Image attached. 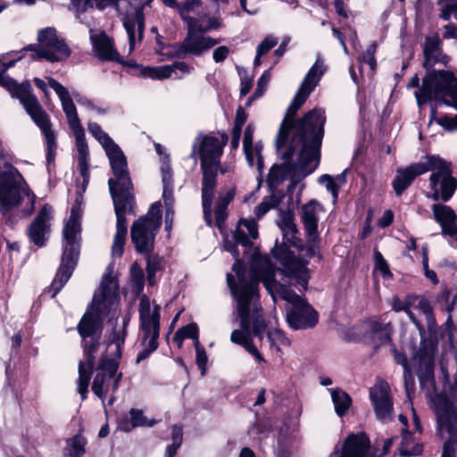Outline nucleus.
Masks as SVG:
<instances>
[{
  "instance_id": "nucleus-62",
  "label": "nucleus",
  "mask_w": 457,
  "mask_h": 457,
  "mask_svg": "<svg viewBox=\"0 0 457 457\" xmlns=\"http://www.w3.org/2000/svg\"><path fill=\"white\" fill-rule=\"evenodd\" d=\"M394 220V213L391 210H386L378 220V224L381 228L388 227Z\"/></svg>"
},
{
  "instance_id": "nucleus-1",
  "label": "nucleus",
  "mask_w": 457,
  "mask_h": 457,
  "mask_svg": "<svg viewBox=\"0 0 457 457\" xmlns=\"http://www.w3.org/2000/svg\"><path fill=\"white\" fill-rule=\"evenodd\" d=\"M325 71L326 66L319 55L287 109L276 138L277 151L285 162L270 168L267 179L270 187H277L290 178L291 189L299 178L308 176L319 165L326 120L324 112L314 109L297 120L295 116Z\"/></svg>"
},
{
  "instance_id": "nucleus-38",
  "label": "nucleus",
  "mask_w": 457,
  "mask_h": 457,
  "mask_svg": "<svg viewBox=\"0 0 457 457\" xmlns=\"http://www.w3.org/2000/svg\"><path fill=\"white\" fill-rule=\"evenodd\" d=\"M259 295L257 296V298ZM256 296L254 297L253 304V314L251 317V327H252V335L258 337L261 341L264 337V333L266 330V323L262 317V308L255 302Z\"/></svg>"
},
{
  "instance_id": "nucleus-3",
  "label": "nucleus",
  "mask_w": 457,
  "mask_h": 457,
  "mask_svg": "<svg viewBox=\"0 0 457 457\" xmlns=\"http://www.w3.org/2000/svg\"><path fill=\"white\" fill-rule=\"evenodd\" d=\"M232 237L233 241L225 240L224 247L235 258L232 269L237 277L238 284L235 282L231 274H227V282L237 301L241 329H235L231 333L230 340L246 350L248 345L253 344L251 333V303L255 296H258L259 287L258 280L252 278L251 273L249 280L245 277V266L240 259L239 246L243 248L242 253L247 259V251L250 252L253 246L252 240L258 237L256 221L253 219L240 220Z\"/></svg>"
},
{
  "instance_id": "nucleus-53",
  "label": "nucleus",
  "mask_w": 457,
  "mask_h": 457,
  "mask_svg": "<svg viewBox=\"0 0 457 457\" xmlns=\"http://www.w3.org/2000/svg\"><path fill=\"white\" fill-rule=\"evenodd\" d=\"M403 380L407 397L411 400V394H413L415 390V380L411 368L403 370Z\"/></svg>"
},
{
  "instance_id": "nucleus-39",
  "label": "nucleus",
  "mask_w": 457,
  "mask_h": 457,
  "mask_svg": "<svg viewBox=\"0 0 457 457\" xmlns=\"http://www.w3.org/2000/svg\"><path fill=\"white\" fill-rule=\"evenodd\" d=\"M423 451L422 445L415 441L413 436L408 431L403 432V439L399 447L401 456H416L420 455Z\"/></svg>"
},
{
  "instance_id": "nucleus-27",
  "label": "nucleus",
  "mask_w": 457,
  "mask_h": 457,
  "mask_svg": "<svg viewBox=\"0 0 457 457\" xmlns=\"http://www.w3.org/2000/svg\"><path fill=\"white\" fill-rule=\"evenodd\" d=\"M435 220L440 224L444 234L457 235L456 214L448 205L436 204L432 206Z\"/></svg>"
},
{
  "instance_id": "nucleus-2",
  "label": "nucleus",
  "mask_w": 457,
  "mask_h": 457,
  "mask_svg": "<svg viewBox=\"0 0 457 457\" xmlns=\"http://www.w3.org/2000/svg\"><path fill=\"white\" fill-rule=\"evenodd\" d=\"M275 258L282 268L275 267L267 255H260L253 245L247 251V259H251L250 273L252 278L262 282L274 303L278 298L287 302V321L295 330L307 329L318 323L317 312L298 295L291 287L300 286L307 289L310 278L307 262L296 258L291 252L280 249L274 253Z\"/></svg>"
},
{
  "instance_id": "nucleus-10",
  "label": "nucleus",
  "mask_w": 457,
  "mask_h": 457,
  "mask_svg": "<svg viewBox=\"0 0 457 457\" xmlns=\"http://www.w3.org/2000/svg\"><path fill=\"white\" fill-rule=\"evenodd\" d=\"M36 195L29 188L24 177L12 164V156L4 154L0 158V212H5L10 206L29 205L24 215H30L34 210Z\"/></svg>"
},
{
  "instance_id": "nucleus-59",
  "label": "nucleus",
  "mask_w": 457,
  "mask_h": 457,
  "mask_svg": "<svg viewBox=\"0 0 457 457\" xmlns=\"http://www.w3.org/2000/svg\"><path fill=\"white\" fill-rule=\"evenodd\" d=\"M392 353L395 362L402 365L403 370L410 368L406 355L399 353L394 345H392Z\"/></svg>"
},
{
  "instance_id": "nucleus-55",
  "label": "nucleus",
  "mask_w": 457,
  "mask_h": 457,
  "mask_svg": "<svg viewBox=\"0 0 457 457\" xmlns=\"http://www.w3.org/2000/svg\"><path fill=\"white\" fill-rule=\"evenodd\" d=\"M452 15L457 19V0H448L441 12L440 17L445 21H448Z\"/></svg>"
},
{
  "instance_id": "nucleus-9",
  "label": "nucleus",
  "mask_w": 457,
  "mask_h": 457,
  "mask_svg": "<svg viewBox=\"0 0 457 457\" xmlns=\"http://www.w3.org/2000/svg\"><path fill=\"white\" fill-rule=\"evenodd\" d=\"M36 195L29 188L24 177L12 164V156L4 154L0 158V212H5L10 206L29 205L24 215H30L34 210Z\"/></svg>"
},
{
  "instance_id": "nucleus-60",
  "label": "nucleus",
  "mask_w": 457,
  "mask_h": 457,
  "mask_svg": "<svg viewBox=\"0 0 457 457\" xmlns=\"http://www.w3.org/2000/svg\"><path fill=\"white\" fill-rule=\"evenodd\" d=\"M73 96L79 105H82L91 111L92 109H96V105L94 104V103L91 100H89L87 96L77 92L73 93Z\"/></svg>"
},
{
  "instance_id": "nucleus-12",
  "label": "nucleus",
  "mask_w": 457,
  "mask_h": 457,
  "mask_svg": "<svg viewBox=\"0 0 457 457\" xmlns=\"http://www.w3.org/2000/svg\"><path fill=\"white\" fill-rule=\"evenodd\" d=\"M139 339L143 349L137 357V363L145 360L150 354L155 352L159 346L158 338L160 336V307L152 304L146 295L139 299Z\"/></svg>"
},
{
  "instance_id": "nucleus-47",
  "label": "nucleus",
  "mask_w": 457,
  "mask_h": 457,
  "mask_svg": "<svg viewBox=\"0 0 457 457\" xmlns=\"http://www.w3.org/2000/svg\"><path fill=\"white\" fill-rule=\"evenodd\" d=\"M130 420L134 427H153L156 421L150 420L144 416L143 411L137 409H131L129 411Z\"/></svg>"
},
{
  "instance_id": "nucleus-21",
  "label": "nucleus",
  "mask_w": 457,
  "mask_h": 457,
  "mask_svg": "<svg viewBox=\"0 0 457 457\" xmlns=\"http://www.w3.org/2000/svg\"><path fill=\"white\" fill-rule=\"evenodd\" d=\"M329 457H377L370 453V439L364 433L349 435L343 445L342 453L336 449Z\"/></svg>"
},
{
  "instance_id": "nucleus-41",
  "label": "nucleus",
  "mask_w": 457,
  "mask_h": 457,
  "mask_svg": "<svg viewBox=\"0 0 457 457\" xmlns=\"http://www.w3.org/2000/svg\"><path fill=\"white\" fill-rule=\"evenodd\" d=\"M201 6V0H183L182 2L179 3L175 8L178 10L185 24H187L188 19H195L190 14L195 13Z\"/></svg>"
},
{
  "instance_id": "nucleus-56",
  "label": "nucleus",
  "mask_w": 457,
  "mask_h": 457,
  "mask_svg": "<svg viewBox=\"0 0 457 457\" xmlns=\"http://www.w3.org/2000/svg\"><path fill=\"white\" fill-rule=\"evenodd\" d=\"M415 299H417L416 296H409L406 301H402L400 300L398 297H395L393 299V302H392V309L395 311V312H401V311H403L405 309H407V307L409 305H411L412 303L415 301Z\"/></svg>"
},
{
  "instance_id": "nucleus-57",
  "label": "nucleus",
  "mask_w": 457,
  "mask_h": 457,
  "mask_svg": "<svg viewBox=\"0 0 457 457\" xmlns=\"http://www.w3.org/2000/svg\"><path fill=\"white\" fill-rule=\"evenodd\" d=\"M276 205V200L273 198L264 200L255 209V214L258 218L265 215L272 207Z\"/></svg>"
},
{
  "instance_id": "nucleus-48",
  "label": "nucleus",
  "mask_w": 457,
  "mask_h": 457,
  "mask_svg": "<svg viewBox=\"0 0 457 457\" xmlns=\"http://www.w3.org/2000/svg\"><path fill=\"white\" fill-rule=\"evenodd\" d=\"M278 43V37L273 35H267L264 39L257 46L256 52L259 55L267 54Z\"/></svg>"
},
{
  "instance_id": "nucleus-61",
  "label": "nucleus",
  "mask_w": 457,
  "mask_h": 457,
  "mask_svg": "<svg viewBox=\"0 0 457 457\" xmlns=\"http://www.w3.org/2000/svg\"><path fill=\"white\" fill-rule=\"evenodd\" d=\"M253 129L251 125H248L244 133L243 139V147L244 149H248L253 147Z\"/></svg>"
},
{
  "instance_id": "nucleus-31",
  "label": "nucleus",
  "mask_w": 457,
  "mask_h": 457,
  "mask_svg": "<svg viewBox=\"0 0 457 457\" xmlns=\"http://www.w3.org/2000/svg\"><path fill=\"white\" fill-rule=\"evenodd\" d=\"M278 225L283 233L284 244L288 246H299V239L297 238L298 230L294 222V215L290 211L282 212L280 213Z\"/></svg>"
},
{
  "instance_id": "nucleus-5",
  "label": "nucleus",
  "mask_w": 457,
  "mask_h": 457,
  "mask_svg": "<svg viewBox=\"0 0 457 457\" xmlns=\"http://www.w3.org/2000/svg\"><path fill=\"white\" fill-rule=\"evenodd\" d=\"M114 178L108 180L109 191L112 198L117 219L116 233L113 237L112 254L120 257L128 232L126 215L133 213L135 200L131 192L132 182L129 177L127 158L115 144L105 150Z\"/></svg>"
},
{
  "instance_id": "nucleus-34",
  "label": "nucleus",
  "mask_w": 457,
  "mask_h": 457,
  "mask_svg": "<svg viewBox=\"0 0 457 457\" xmlns=\"http://www.w3.org/2000/svg\"><path fill=\"white\" fill-rule=\"evenodd\" d=\"M221 23L215 17H200L195 19H188V23L186 24V29L188 31H193L197 35H204L211 30L220 28Z\"/></svg>"
},
{
  "instance_id": "nucleus-45",
  "label": "nucleus",
  "mask_w": 457,
  "mask_h": 457,
  "mask_svg": "<svg viewBox=\"0 0 457 457\" xmlns=\"http://www.w3.org/2000/svg\"><path fill=\"white\" fill-rule=\"evenodd\" d=\"M416 300H418L417 308L425 316L428 328L430 330L433 329L436 327V319L434 317L432 307H431L429 302L423 297H421V298L417 297Z\"/></svg>"
},
{
  "instance_id": "nucleus-8",
  "label": "nucleus",
  "mask_w": 457,
  "mask_h": 457,
  "mask_svg": "<svg viewBox=\"0 0 457 457\" xmlns=\"http://www.w3.org/2000/svg\"><path fill=\"white\" fill-rule=\"evenodd\" d=\"M21 59L19 56L16 60L3 63V70L0 71V86L5 87L12 95L20 100L28 114L39 127L46 141V159L51 162L54 157L56 149L55 135L51 129V122L47 113L41 107L37 98L32 93V87L29 81L18 84L14 79L5 74L8 68L12 67L15 62Z\"/></svg>"
},
{
  "instance_id": "nucleus-54",
  "label": "nucleus",
  "mask_w": 457,
  "mask_h": 457,
  "mask_svg": "<svg viewBox=\"0 0 457 457\" xmlns=\"http://www.w3.org/2000/svg\"><path fill=\"white\" fill-rule=\"evenodd\" d=\"M235 194L236 192L234 188H230L227 191L220 192L216 202V206L220 207V209L227 210V207L229 204V203L233 200Z\"/></svg>"
},
{
  "instance_id": "nucleus-63",
  "label": "nucleus",
  "mask_w": 457,
  "mask_h": 457,
  "mask_svg": "<svg viewBox=\"0 0 457 457\" xmlns=\"http://www.w3.org/2000/svg\"><path fill=\"white\" fill-rule=\"evenodd\" d=\"M171 438H172V443L181 445L182 440H183L182 427L178 426V425H175L172 427Z\"/></svg>"
},
{
  "instance_id": "nucleus-33",
  "label": "nucleus",
  "mask_w": 457,
  "mask_h": 457,
  "mask_svg": "<svg viewBox=\"0 0 457 457\" xmlns=\"http://www.w3.org/2000/svg\"><path fill=\"white\" fill-rule=\"evenodd\" d=\"M162 180V199L167 208H173V177L170 165L168 163V157L164 156L162 160L161 166Z\"/></svg>"
},
{
  "instance_id": "nucleus-14",
  "label": "nucleus",
  "mask_w": 457,
  "mask_h": 457,
  "mask_svg": "<svg viewBox=\"0 0 457 457\" xmlns=\"http://www.w3.org/2000/svg\"><path fill=\"white\" fill-rule=\"evenodd\" d=\"M432 409L436 418V430L445 439L441 457H453L448 448L457 443V407L446 395L437 394L432 398Z\"/></svg>"
},
{
  "instance_id": "nucleus-13",
  "label": "nucleus",
  "mask_w": 457,
  "mask_h": 457,
  "mask_svg": "<svg viewBox=\"0 0 457 457\" xmlns=\"http://www.w3.org/2000/svg\"><path fill=\"white\" fill-rule=\"evenodd\" d=\"M425 168H428L427 172L431 171L430 198L435 201H449L457 189V179L453 176L452 163L438 155H426Z\"/></svg>"
},
{
  "instance_id": "nucleus-17",
  "label": "nucleus",
  "mask_w": 457,
  "mask_h": 457,
  "mask_svg": "<svg viewBox=\"0 0 457 457\" xmlns=\"http://www.w3.org/2000/svg\"><path fill=\"white\" fill-rule=\"evenodd\" d=\"M46 79L49 87H51L57 94L61 101L62 110L66 115L69 126L74 133L79 158L87 157L88 147L86 143L84 129L81 126L79 118L77 113L76 106L69 91L54 78L47 77Z\"/></svg>"
},
{
  "instance_id": "nucleus-20",
  "label": "nucleus",
  "mask_w": 457,
  "mask_h": 457,
  "mask_svg": "<svg viewBox=\"0 0 457 457\" xmlns=\"http://www.w3.org/2000/svg\"><path fill=\"white\" fill-rule=\"evenodd\" d=\"M220 42L219 39L204 35H197L187 30L183 41L178 46L176 56L186 58L187 56H201Z\"/></svg>"
},
{
  "instance_id": "nucleus-58",
  "label": "nucleus",
  "mask_w": 457,
  "mask_h": 457,
  "mask_svg": "<svg viewBox=\"0 0 457 457\" xmlns=\"http://www.w3.org/2000/svg\"><path fill=\"white\" fill-rule=\"evenodd\" d=\"M229 53L230 51L228 46H220L213 50L212 58L215 62H221L228 58Z\"/></svg>"
},
{
  "instance_id": "nucleus-42",
  "label": "nucleus",
  "mask_w": 457,
  "mask_h": 457,
  "mask_svg": "<svg viewBox=\"0 0 457 457\" xmlns=\"http://www.w3.org/2000/svg\"><path fill=\"white\" fill-rule=\"evenodd\" d=\"M87 129L89 133L99 142V144L103 146L104 151L108 149V147L112 146L116 143L109 137L107 133H105L101 126L93 121H89L87 124Z\"/></svg>"
},
{
  "instance_id": "nucleus-29",
  "label": "nucleus",
  "mask_w": 457,
  "mask_h": 457,
  "mask_svg": "<svg viewBox=\"0 0 457 457\" xmlns=\"http://www.w3.org/2000/svg\"><path fill=\"white\" fill-rule=\"evenodd\" d=\"M366 327L369 337L375 347L391 343L392 326L390 323L372 320L367 322Z\"/></svg>"
},
{
  "instance_id": "nucleus-22",
  "label": "nucleus",
  "mask_w": 457,
  "mask_h": 457,
  "mask_svg": "<svg viewBox=\"0 0 457 457\" xmlns=\"http://www.w3.org/2000/svg\"><path fill=\"white\" fill-rule=\"evenodd\" d=\"M370 399L378 420L388 421L392 419L393 403L386 384H376L370 391Z\"/></svg>"
},
{
  "instance_id": "nucleus-51",
  "label": "nucleus",
  "mask_w": 457,
  "mask_h": 457,
  "mask_svg": "<svg viewBox=\"0 0 457 457\" xmlns=\"http://www.w3.org/2000/svg\"><path fill=\"white\" fill-rule=\"evenodd\" d=\"M319 182L325 185L328 191H329L334 198V201L337 199L339 185H337L335 180L330 175L325 174L320 177Z\"/></svg>"
},
{
  "instance_id": "nucleus-30",
  "label": "nucleus",
  "mask_w": 457,
  "mask_h": 457,
  "mask_svg": "<svg viewBox=\"0 0 457 457\" xmlns=\"http://www.w3.org/2000/svg\"><path fill=\"white\" fill-rule=\"evenodd\" d=\"M191 67L184 62H175L171 65L159 67H145L142 70V75L153 79H164L171 77L172 72L179 71L183 74L189 73Z\"/></svg>"
},
{
  "instance_id": "nucleus-4",
  "label": "nucleus",
  "mask_w": 457,
  "mask_h": 457,
  "mask_svg": "<svg viewBox=\"0 0 457 457\" xmlns=\"http://www.w3.org/2000/svg\"><path fill=\"white\" fill-rule=\"evenodd\" d=\"M117 298V283L111 275H105L99 290L94 295L90 310L83 315L78 325V331L83 339L84 345V361L79 364L78 388L82 400L86 399L99 345L97 332L100 329L103 318L108 315L116 305Z\"/></svg>"
},
{
  "instance_id": "nucleus-43",
  "label": "nucleus",
  "mask_w": 457,
  "mask_h": 457,
  "mask_svg": "<svg viewBox=\"0 0 457 457\" xmlns=\"http://www.w3.org/2000/svg\"><path fill=\"white\" fill-rule=\"evenodd\" d=\"M198 337L199 330L197 325L195 323H190L178 329L174 335L173 339L176 343H178L179 345H181L182 341L185 338H191L196 342L199 341Z\"/></svg>"
},
{
  "instance_id": "nucleus-28",
  "label": "nucleus",
  "mask_w": 457,
  "mask_h": 457,
  "mask_svg": "<svg viewBox=\"0 0 457 457\" xmlns=\"http://www.w3.org/2000/svg\"><path fill=\"white\" fill-rule=\"evenodd\" d=\"M93 50L101 60L117 61L118 52L114 49L113 41L104 32L90 37Z\"/></svg>"
},
{
  "instance_id": "nucleus-19",
  "label": "nucleus",
  "mask_w": 457,
  "mask_h": 457,
  "mask_svg": "<svg viewBox=\"0 0 457 457\" xmlns=\"http://www.w3.org/2000/svg\"><path fill=\"white\" fill-rule=\"evenodd\" d=\"M129 4L134 6L135 12L131 14L127 13L123 18V27L129 37V51H133L137 42L143 39L145 29V18L143 8L145 5L150 4L153 0H129Z\"/></svg>"
},
{
  "instance_id": "nucleus-44",
  "label": "nucleus",
  "mask_w": 457,
  "mask_h": 457,
  "mask_svg": "<svg viewBox=\"0 0 457 457\" xmlns=\"http://www.w3.org/2000/svg\"><path fill=\"white\" fill-rule=\"evenodd\" d=\"M267 337L270 347L276 349L277 352H280L281 346H287L290 345L289 339L281 330L277 328L270 329L267 333Z\"/></svg>"
},
{
  "instance_id": "nucleus-18",
  "label": "nucleus",
  "mask_w": 457,
  "mask_h": 457,
  "mask_svg": "<svg viewBox=\"0 0 457 457\" xmlns=\"http://www.w3.org/2000/svg\"><path fill=\"white\" fill-rule=\"evenodd\" d=\"M119 363L114 359L103 356L100 360L97 373L94 378L92 390L104 404V399L112 386V392L116 391L121 378V373H117Z\"/></svg>"
},
{
  "instance_id": "nucleus-24",
  "label": "nucleus",
  "mask_w": 457,
  "mask_h": 457,
  "mask_svg": "<svg viewBox=\"0 0 457 457\" xmlns=\"http://www.w3.org/2000/svg\"><path fill=\"white\" fill-rule=\"evenodd\" d=\"M427 169L425 168V157L421 158L419 162L404 169H398L397 175L392 182L396 195L400 196L411 186L416 177L427 172Z\"/></svg>"
},
{
  "instance_id": "nucleus-40",
  "label": "nucleus",
  "mask_w": 457,
  "mask_h": 457,
  "mask_svg": "<svg viewBox=\"0 0 457 457\" xmlns=\"http://www.w3.org/2000/svg\"><path fill=\"white\" fill-rule=\"evenodd\" d=\"M335 411L338 416L345 415L352 403L351 397L345 391L337 388L329 389Z\"/></svg>"
},
{
  "instance_id": "nucleus-64",
  "label": "nucleus",
  "mask_w": 457,
  "mask_h": 457,
  "mask_svg": "<svg viewBox=\"0 0 457 457\" xmlns=\"http://www.w3.org/2000/svg\"><path fill=\"white\" fill-rule=\"evenodd\" d=\"M443 37L445 39L457 38V27L453 24L444 26Z\"/></svg>"
},
{
  "instance_id": "nucleus-25",
  "label": "nucleus",
  "mask_w": 457,
  "mask_h": 457,
  "mask_svg": "<svg viewBox=\"0 0 457 457\" xmlns=\"http://www.w3.org/2000/svg\"><path fill=\"white\" fill-rule=\"evenodd\" d=\"M442 41L437 34L427 37L424 45V67L429 71L437 63L446 65L449 57L441 48Z\"/></svg>"
},
{
  "instance_id": "nucleus-16",
  "label": "nucleus",
  "mask_w": 457,
  "mask_h": 457,
  "mask_svg": "<svg viewBox=\"0 0 457 457\" xmlns=\"http://www.w3.org/2000/svg\"><path fill=\"white\" fill-rule=\"evenodd\" d=\"M38 44L29 45L23 51L31 52L33 61L46 60L50 62H62L71 54V50L65 41L59 38L54 28H46L37 33Z\"/></svg>"
},
{
  "instance_id": "nucleus-49",
  "label": "nucleus",
  "mask_w": 457,
  "mask_h": 457,
  "mask_svg": "<svg viewBox=\"0 0 457 457\" xmlns=\"http://www.w3.org/2000/svg\"><path fill=\"white\" fill-rule=\"evenodd\" d=\"M17 206H10L8 208V211L5 212H0L3 216V220L4 224H6L9 227H13L18 220L21 217H25L24 213L29 210V206L26 208V210L21 212V215H20L18 212H13V208H16Z\"/></svg>"
},
{
  "instance_id": "nucleus-11",
  "label": "nucleus",
  "mask_w": 457,
  "mask_h": 457,
  "mask_svg": "<svg viewBox=\"0 0 457 457\" xmlns=\"http://www.w3.org/2000/svg\"><path fill=\"white\" fill-rule=\"evenodd\" d=\"M81 214L79 208H71V216L63 228V253L58 272L51 283L48 292L54 297L71 278L79 254Z\"/></svg>"
},
{
  "instance_id": "nucleus-7",
  "label": "nucleus",
  "mask_w": 457,
  "mask_h": 457,
  "mask_svg": "<svg viewBox=\"0 0 457 457\" xmlns=\"http://www.w3.org/2000/svg\"><path fill=\"white\" fill-rule=\"evenodd\" d=\"M228 137L221 135V138L199 134L192 145L190 156L201 159L202 180V205L204 218L208 226L212 223V201L217 185V174L223 147L226 145Z\"/></svg>"
},
{
  "instance_id": "nucleus-35",
  "label": "nucleus",
  "mask_w": 457,
  "mask_h": 457,
  "mask_svg": "<svg viewBox=\"0 0 457 457\" xmlns=\"http://www.w3.org/2000/svg\"><path fill=\"white\" fill-rule=\"evenodd\" d=\"M116 2L117 0H71L70 10L76 13L77 19L80 20V15L88 9L96 6L99 10H104Z\"/></svg>"
},
{
  "instance_id": "nucleus-15",
  "label": "nucleus",
  "mask_w": 457,
  "mask_h": 457,
  "mask_svg": "<svg viewBox=\"0 0 457 457\" xmlns=\"http://www.w3.org/2000/svg\"><path fill=\"white\" fill-rule=\"evenodd\" d=\"M161 226V203H154L148 212L135 220L130 228L131 241L137 253L149 254L154 247L156 234Z\"/></svg>"
},
{
  "instance_id": "nucleus-52",
  "label": "nucleus",
  "mask_w": 457,
  "mask_h": 457,
  "mask_svg": "<svg viewBox=\"0 0 457 457\" xmlns=\"http://www.w3.org/2000/svg\"><path fill=\"white\" fill-rule=\"evenodd\" d=\"M377 49V44L375 42L371 43L366 51L362 54L360 61L363 63H367L371 70H374L376 67V60H375V52Z\"/></svg>"
},
{
  "instance_id": "nucleus-37",
  "label": "nucleus",
  "mask_w": 457,
  "mask_h": 457,
  "mask_svg": "<svg viewBox=\"0 0 457 457\" xmlns=\"http://www.w3.org/2000/svg\"><path fill=\"white\" fill-rule=\"evenodd\" d=\"M86 438L80 434L66 440L63 454L67 457H83L86 453Z\"/></svg>"
},
{
  "instance_id": "nucleus-36",
  "label": "nucleus",
  "mask_w": 457,
  "mask_h": 457,
  "mask_svg": "<svg viewBox=\"0 0 457 457\" xmlns=\"http://www.w3.org/2000/svg\"><path fill=\"white\" fill-rule=\"evenodd\" d=\"M131 314L128 312L122 318L121 327L116 326L112 330V335L110 336V345H115L116 354L118 358L120 357L121 355V348L127 337V327L129 326Z\"/></svg>"
},
{
  "instance_id": "nucleus-26",
  "label": "nucleus",
  "mask_w": 457,
  "mask_h": 457,
  "mask_svg": "<svg viewBox=\"0 0 457 457\" xmlns=\"http://www.w3.org/2000/svg\"><path fill=\"white\" fill-rule=\"evenodd\" d=\"M321 205L315 200H311L302 206V221L304 230L310 241L316 242L318 239L319 213Z\"/></svg>"
},
{
  "instance_id": "nucleus-23",
  "label": "nucleus",
  "mask_w": 457,
  "mask_h": 457,
  "mask_svg": "<svg viewBox=\"0 0 457 457\" xmlns=\"http://www.w3.org/2000/svg\"><path fill=\"white\" fill-rule=\"evenodd\" d=\"M51 212V207L47 204L44 205L28 228L30 241L38 247L45 245L46 236L50 232Z\"/></svg>"
},
{
  "instance_id": "nucleus-32",
  "label": "nucleus",
  "mask_w": 457,
  "mask_h": 457,
  "mask_svg": "<svg viewBox=\"0 0 457 457\" xmlns=\"http://www.w3.org/2000/svg\"><path fill=\"white\" fill-rule=\"evenodd\" d=\"M420 364L423 366L418 371L420 387L430 394L435 387L433 355L420 357Z\"/></svg>"
},
{
  "instance_id": "nucleus-46",
  "label": "nucleus",
  "mask_w": 457,
  "mask_h": 457,
  "mask_svg": "<svg viewBox=\"0 0 457 457\" xmlns=\"http://www.w3.org/2000/svg\"><path fill=\"white\" fill-rule=\"evenodd\" d=\"M147 258L146 272L148 280L151 282L157 270L162 267V259L158 255L151 253L145 254Z\"/></svg>"
},
{
  "instance_id": "nucleus-50",
  "label": "nucleus",
  "mask_w": 457,
  "mask_h": 457,
  "mask_svg": "<svg viewBox=\"0 0 457 457\" xmlns=\"http://www.w3.org/2000/svg\"><path fill=\"white\" fill-rule=\"evenodd\" d=\"M195 348L196 353V364L202 371V375H204L207 364V354L204 346L200 345L199 341L195 342Z\"/></svg>"
},
{
  "instance_id": "nucleus-6",
  "label": "nucleus",
  "mask_w": 457,
  "mask_h": 457,
  "mask_svg": "<svg viewBox=\"0 0 457 457\" xmlns=\"http://www.w3.org/2000/svg\"><path fill=\"white\" fill-rule=\"evenodd\" d=\"M420 78L414 75L407 87H418L414 92L420 106L429 101L436 104H447L457 110V79L448 71H428L420 87ZM436 122L446 131L457 129V114L455 116L444 115L436 119Z\"/></svg>"
}]
</instances>
